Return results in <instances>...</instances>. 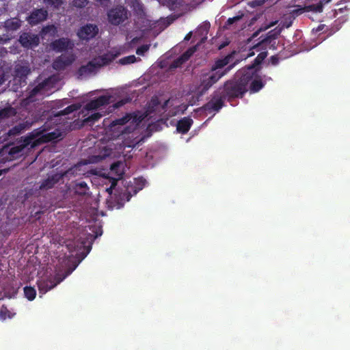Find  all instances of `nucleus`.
<instances>
[{
  "instance_id": "obj_1",
  "label": "nucleus",
  "mask_w": 350,
  "mask_h": 350,
  "mask_svg": "<svg viewBox=\"0 0 350 350\" xmlns=\"http://www.w3.org/2000/svg\"><path fill=\"white\" fill-rule=\"evenodd\" d=\"M68 252L64 258L59 260L53 279L40 280L38 281L40 293L44 294L55 287L77 268L78 265L88 255V246L85 241H68L64 242Z\"/></svg>"
},
{
  "instance_id": "obj_2",
  "label": "nucleus",
  "mask_w": 350,
  "mask_h": 350,
  "mask_svg": "<svg viewBox=\"0 0 350 350\" xmlns=\"http://www.w3.org/2000/svg\"><path fill=\"white\" fill-rule=\"evenodd\" d=\"M81 105L79 103L72 104L65 109L59 111H52L47 118V121L42 126L36 130L40 131V134L38 135L33 140L31 148H35L40 144L52 142L62 136V133L56 129L54 131L46 133L51 129V124H64L68 116L72 112L80 109Z\"/></svg>"
},
{
  "instance_id": "obj_3",
  "label": "nucleus",
  "mask_w": 350,
  "mask_h": 350,
  "mask_svg": "<svg viewBox=\"0 0 350 350\" xmlns=\"http://www.w3.org/2000/svg\"><path fill=\"white\" fill-rule=\"evenodd\" d=\"M89 230L91 231L89 233V252H90L93 241L103 234V223L98 217L99 215H103L104 214L103 211H98V210L99 200L90 193L89 194Z\"/></svg>"
},
{
  "instance_id": "obj_4",
  "label": "nucleus",
  "mask_w": 350,
  "mask_h": 350,
  "mask_svg": "<svg viewBox=\"0 0 350 350\" xmlns=\"http://www.w3.org/2000/svg\"><path fill=\"white\" fill-rule=\"evenodd\" d=\"M251 79V75L244 74L240 78L225 81L221 87L225 99L231 102L235 98H243L245 92L248 91L249 82Z\"/></svg>"
},
{
  "instance_id": "obj_5",
  "label": "nucleus",
  "mask_w": 350,
  "mask_h": 350,
  "mask_svg": "<svg viewBox=\"0 0 350 350\" xmlns=\"http://www.w3.org/2000/svg\"><path fill=\"white\" fill-rule=\"evenodd\" d=\"M234 66V64L227 66V67L224 69V72L212 71L211 67L208 72L202 73L200 77V84L197 88L198 94L202 96L206 94L214 84H216L223 76L228 74V72L233 68Z\"/></svg>"
},
{
  "instance_id": "obj_6",
  "label": "nucleus",
  "mask_w": 350,
  "mask_h": 350,
  "mask_svg": "<svg viewBox=\"0 0 350 350\" xmlns=\"http://www.w3.org/2000/svg\"><path fill=\"white\" fill-rule=\"evenodd\" d=\"M144 116L140 111H134L126 113L122 118H116L111 122V126L124 125L129 123V125L124 127L121 131L122 134H130L136 129L139 124L142 123Z\"/></svg>"
},
{
  "instance_id": "obj_7",
  "label": "nucleus",
  "mask_w": 350,
  "mask_h": 350,
  "mask_svg": "<svg viewBox=\"0 0 350 350\" xmlns=\"http://www.w3.org/2000/svg\"><path fill=\"white\" fill-rule=\"evenodd\" d=\"M40 134V131L33 130L29 133L28 135L22 137L21 140L18 141L16 145L11 147L8 150L9 159L13 160L18 159L23 154L25 148L33 144V140Z\"/></svg>"
},
{
  "instance_id": "obj_8",
  "label": "nucleus",
  "mask_w": 350,
  "mask_h": 350,
  "mask_svg": "<svg viewBox=\"0 0 350 350\" xmlns=\"http://www.w3.org/2000/svg\"><path fill=\"white\" fill-rule=\"evenodd\" d=\"M122 163L120 161H116L113 164H111L109 170H104V168L100 167H90L89 174L93 175H98L100 177L105 178H116V183L122 178L124 172L122 170L121 167Z\"/></svg>"
},
{
  "instance_id": "obj_9",
  "label": "nucleus",
  "mask_w": 350,
  "mask_h": 350,
  "mask_svg": "<svg viewBox=\"0 0 350 350\" xmlns=\"http://www.w3.org/2000/svg\"><path fill=\"white\" fill-rule=\"evenodd\" d=\"M225 105V95L222 87H219L214 91L210 100L203 106L204 111L208 113L218 112Z\"/></svg>"
},
{
  "instance_id": "obj_10",
  "label": "nucleus",
  "mask_w": 350,
  "mask_h": 350,
  "mask_svg": "<svg viewBox=\"0 0 350 350\" xmlns=\"http://www.w3.org/2000/svg\"><path fill=\"white\" fill-rule=\"evenodd\" d=\"M108 21L114 25L122 24L127 18V10L122 5L111 8L108 12Z\"/></svg>"
},
{
  "instance_id": "obj_11",
  "label": "nucleus",
  "mask_w": 350,
  "mask_h": 350,
  "mask_svg": "<svg viewBox=\"0 0 350 350\" xmlns=\"http://www.w3.org/2000/svg\"><path fill=\"white\" fill-rule=\"evenodd\" d=\"M50 46L55 52L62 53L68 50H72L75 44L70 39L68 38H61L53 41Z\"/></svg>"
},
{
  "instance_id": "obj_12",
  "label": "nucleus",
  "mask_w": 350,
  "mask_h": 350,
  "mask_svg": "<svg viewBox=\"0 0 350 350\" xmlns=\"http://www.w3.org/2000/svg\"><path fill=\"white\" fill-rule=\"evenodd\" d=\"M75 60V57L72 53L62 54L53 61L52 66L56 70H63L71 65Z\"/></svg>"
},
{
  "instance_id": "obj_13",
  "label": "nucleus",
  "mask_w": 350,
  "mask_h": 350,
  "mask_svg": "<svg viewBox=\"0 0 350 350\" xmlns=\"http://www.w3.org/2000/svg\"><path fill=\"white\" fill-rule=\"evenodd\" d=\"M48 16V12L44 8L34 9L27 17V21L31 25H36L45 21Z\"/></svg>"
},
{
  "instance_id": "obj_14",
  "label": "nucleus",
  "mask_w": 350,
  "mask_h": 350,
  "mask_svg": "<svg viewBox=\"0 0 350 350\" xmlns=\"http://www.w3.org/2000/svg\"><path fill=\"white\" fill-rule=\"evenodd\" d=\"M19 42L23 47L30 48L39 44V38L35 34L23 33L19 37Z\"/></svg>"
},
{
  "instance_id": "obj_15",
  "label": "nucleus",
  "mask_w": 350,
  "mask_h": 350,
  "mask_svg": "<svg viewBox=\"0 0 350 350\" xmlns=\"http://www.w3.org/2000/svg\"><path fill=\"white\" fill-rule=\"evenodd\" d=\"M111 95H101L100 96L95 98L94 100H92L89 101V111L95 110V109H98L102 107V106H105L108 105L111 100Z\"/></svg>"
},
{
  "instance_id": "obj_16",
  "label": "nucleus",
  "mask_w": 350,
  "mask_h": 350,
  "mask_svg": "<svg viewBox=\"0 0 350 350\" xmlns=\"http://www.w3.org/2000/svg\"><path fill=\"white\" fill-rule=\"evenodd\" d=\"M193 124V120L190 117L181 118L176 124V129L179 133L186 134Z\"/></svg>"
},
{
  "instance_id": "obj_17",
  "label": "nucleus",
  "mask_w": 350,
  "mask_h": 350,
  "mask_svg": "<svg viewBox=\"0 0 350 350\" xmlns=\"http://www.w3.org/2000/svg\"><path fill=\"white\" fill-rule=\"evenodd\" d=\"M234 54V52L233 51L232 53L226 55L224 58L217 59L214 64L211 66V70L213 72H224L221 69L228 64Z\"/></svg>"
},
{
  "instance_id": "obj_18",
  "label": "nucleus",
  "mask_w": 350,
  "mask_h": 350,
  "mask_svg": "<svg viewBox=\"0 0 350 350\" xmlns=\"http://www.w3.org/2000/svg\"><path fill=\"white\" fill-rule=\"evenodd\" d=\"M133 194L130 191L125 190L123 193L115 196L113 207L122 208L126 201H129Z\"/></svg>"
},
{
  "instance_id": "obj_19",
  "label": "nucleus",
  "mask_w": 350,
  "mask_h": 350,
  "mask_svg": "<svg viewBox=\"0 0 350 350\" xmlns=\"http://www.w3.org/2000/svg\"><path fill=\"white\" fill-rule=\"evenodd\" d=\"M49 84V80L46 79L39 83L34 88H33L29 92L27 99L31 102L33 101V98L38 94H41L42 92L46 88Z\"/></svg>"
},
{
  "instance_id": "obj_20",
  "label": "nucleus",
  "mask_w": 350,
  "mask_h": 350,
  "mask_svg": "<svg viewBox=\"0 0 350 350\" xmlns=\"http://www.w3.org/2000/svg\"><path fill=\"white\" fill-rule=\"evenodd\" d=\"M109 60L105 57H99L93 59L89 62V74L94 71L95 68H99L100 66L108 64Z\"/></svg>"
},
{
  "instance_id": "obj_21",
  "label": "nucleus",
  "mask_w": 350,
  "mask_h": 350,
  "mask_svg": "<svg viewBox=\"0 0 350 350\" xmlns=\"http://www.w3.org/2000/svg\"><path fill=\"white\" fill-rule=\"evenodd\" d=\"M32 124V122L26 121L25 122L19 123L10 129L8 133L9 136H15L19 135L24 130L29 129Z\"/></svg>"
},
{
  "instance_id": "obj_22",
  "label": "nucleus",
  "mask_w": 350,
  "mask_h": 350,
  "mask_svg": "<svg viewBox=\"0 0 350 350\" xmlns=\"http://www.w3.org/2000/svg\"><path fill=\"white\" fill-rule=\"evenodd\" d=\"M60 176L55 174L49 176L46 179L44 180L40 185V189H49L54 187V185L59 181Z\"/></svg>"
},
{
  "instance_id": "obj_23",
  "label": "nucleus",
  "mask_w": 350,
  "mask_h": 350,
  "mask_svg": "<svg viewBox=\"0 0 350 350\" xmlns=\"http://www.w3.org/2000/svg\"><path fill=\"white\" fill-rule=\"evenodd\" d=\"M267 54L268 53L267 51L260 52L255 58V59L254 60V62H252V64L248 65V69H255L256 70H258V66L262 64Z\"/></svg>"
},
{
  "instance_id": "obj_24",
  "label": "nucleus",
  "mask_w": 350,
  "mask_h": 350,
  "mask_svg": "<svg viewBox=\"0 0 350 350\" xmlns=\"http://www.w3.org/2000/svg\"><path fill=\"white\" fill-rule=\"evenodd\" d=\"M21 26V21L16 18L8 19L4 23V27L8 31H16Z\"/></svg>"
},
{
  "instance_id": "obj_25",
  "label": "nucleus",
  "mask_w": 350,
  "mask_h": 350,
  "mask_svg": "<svg viewBox=\"0 0 350 350\" xmlns=\"http://www.w3.org/2000/svg\"><path fill=\"white\" fill-rule=\"evenodd\" d=\"M193 52V50H192V49H189L187 51H185L183 54L180 55V57L173 62L172 66H174V68H177V66L183 64V62L187 61V59L190 58Z\"/></svg>"
},
{
  "instance_id": "obj_26",
  "label": "nucleus",
  "mask_w": 350,
  "mask_h": 350,
  "mask_svg": "<svg viewBox=\"0 0 350 350\" xmlns=\"http://www.w3.org/2000/svg\"><path fill=\"white\" fill-rule=\"evenodd\" d=\"M251 79H252V77ZM249 83H250V90L251 92H258L259 90L265 87V83L261 80V79H254L253 80L250 79Z\"/></svg>"
},
{
  "instance_id": "obj_27",
  "label": "nucleus",
  "mask_w": 350,
  "mask_h": 350,
  "mask_svg": "<svg viewBox=\"0 0 350 350\" xmlns=\"http://www.w3.org/2000/svg\"><path fill=\"white\" fill-rule=\"evenodd\" d=\"M16 109L12 107H5L0 109V120L5 119L15 116Z\"/></svg>"
},
{
  "instance_id": "obj_28",
  "label": "nucleus",
  "mask_w": 350,
  "mask_h": 350,
  "mask_svg": "<svg viewBox=\"0 0 350 350\" xmlns=\"http://www.w3.org/2000/svg\"><path fill=\"white\" fill-rule=\"evenodd\" d=\"M325 2H327V1H326V0H321V1H319V2H317V3L310 4V5H307L305 8V9L307 11H312V12H321L323 10V4H324Z\"/></svg>"
},
{
  "instance_id": "obj_29",
  "label": "nucleus",
  "mask_w": 350,
  "mask_h": 350,
  "mask_svg": "<svg viewBox=\"0 0 350 350\" xmlns=\"http://www.w3.org/2000/svg\"><path fill=\"white\" fill-rule=\"evenodd\" d=\"M83 165H88V159H83L82 161L78 163L72 167H71L68 172L72 174L81 175L84 174L85 173L81 172V167Z\"/></svg>"
},
{
  "instance_id": "obj_30",
  "label": "nucleus",
  "mask_w": 350,
  "mask_h": 350,
  "mask_svg": "<svg viewBox=\"0 0 350 350\" xmlns=\"http://www.w3.org/2000/svg\"><path fill=\"white\" fill-rule=\"evenodd\" d=\"M15 313L11 312L8 308L3 305L0 308V320L5 321L6 319H12Z\"/></svg>"
},
{
  "instance_id": "obj_31",
  "label": "nucleus",
  "mask_w": 350,
  "mask_h": 350,
  "mask_svg": "<svg viewBox=\"0 0 350 350\" xmlns=\"http://www.w3.org/2000/svg\"><path fill=\"white\" fill-rule=\"evenodd\" d=\"M105 114V111H103V108H100L99 111L92 112L89 115V123L94 124L96 121H98V119L103 117Z\"/></svg>"
},
{
  "instance_id": "obj_32",
  "label": "nucleus",
  "mask_w": 350,
  "mask_h": 350,
  "mask_svg": "<svg viewBox=\"0 0 350 350\" xmlns=\"http://www.w3.org/2000/svg\"><path fill=\"white\" fill-rule=\"evenodd\" d=\"M24 294L25 297L29 300L32 301L35 299L36 295V291L34 288L31 286H25L24 288Z\"/></svg>"
},
{
  "instance_id": "obj_33",
  "label": "nucleus",
  "mask_w": 350,
  "mask_h": 350,
  "mask_svg": "<svg viewBox=\"0 0 350 350\" xmlns=\"http://www.w3.org/2000/svg\"><path fill=\"white\" fill-rule=\"evenodd\" d=\"M161 102L158 97H152L149 105L150 111H157L159 107H160Z\"/></svg>"
},
{
  "instance_id": "obj_34",
  "label": "nucleus",
  "mask_w": 350,
  "mask_h": 350,
  "mask_svg": "<svg viewBox=\"0 0 350 350\" xmlns=\"http://www.w3.org/2000/svg\"><path fill=\"white\" fill-rule=\"evenodd\" d=\"M137 61V58L135 55H127L119 59V63L122 65L133 64Z\"/></svg>"
},
{
  "instance_id": "obj_35",
  "label": "nucleus",
  "mask_w": 350,
  "mask_h": 350,
  "mask_svg": "<svg viewBox=\"0 0 350 350\" xmlns=\"http://www.w3.org/2000/svg\"><path fill=\"white\" fill-rule=\"evenodd\" d=\"M77 36L81 40H88V24L82 26L79 29Z\"/></svg>"
},
{
  "instance_id": "obj_36",
  "label": "nucleus",
  "mask_w": 350,
  "mask_h": 350,
  "mask_svg": "<svg viewBox=\"0 0 350 350\" xmlns=\"http://www.w3.org/2000/svg\"><path fill=\"white\" fill-rule=\"evenodd\" d=\"M98 33V28L97 25L89 24V38H94Z\"/></svg>"
},
{
  "instance_id": "obj_37",
  "label": "nucleus",
  "mask_w": 350,
  "mask_h": 350,
  "mask_svg": "<svg viewBox=\"0 0 350 350\" xmlns=\"http://www.w3.org/2000/svg\"><path fill=\"white\" fill-rule=\"evenodd\" d=\"M150 47V44H142L139 47L137 48L136 53L139 55H144V53L148 51Z\"/></svg>"
},
{
  "instance_id": "obj_38",
  "label": "nucleus",
  "mask_w": 350,
  "mask_h": 350,
  "mask_svg": "<svg viewBox=\"0 0 350 350\" xmlns=\"http://www.w3.org/2000/svg\"><path fill=\"white\" fill-rule=\"evenodd\" d=\"M111 183V187L106 189V191L108 192V193L111 194L113 192V189L116 188V186L117 185V178H108Z\"/></svg>"
},
{
  "instance_id": "obj_39",
  "label": "nucleus",
  "mask_w": 350,
  "mask_h": 350,
  "mask_svg": "<svg viewBox=\"0 0 350 350\" xmlns=\"http://www.w3.org/2000/svg\"><path fill=\"white\" fill-rule=\"evenodd\" d=\"M88 4V0H73V5L77 8H83Z\"/></svg>"
},
{
  "instance_id": "obj_40",
  "label": "nucleus",
  "mask_w": 350,
  "mask_h": 350,
  "mask_svg": "<svg viewBox=\"0 0 350 350\" xmlns=\"http://www.w3.org/2000/svg\"><path fill=\"white\" fill-rule=\"evenodd\" d=\"M44 1L55 8H58L62 4V0H44Z\"/></svg>"
},
{
  "instance_id": "obj_41",
  "label": "nucleus",
  "mask_w": 350,
  "mask_h": 350,
  "mask_svg": "<svg viewBox=\"0 0 350 350\" xmlns=\"http://www.w3.org/2000/svg\"><path fill=\"white\" fill-rule=\"evenodd\" d=\"M97 5L103 8H108L110 4V0H94Z\"/></svg>"
},
{
  "instance_id": "obj_42",
  "label": "nucleus",
  "mask_w": 350,
  "mask_h": 350,
  "mask_svg": "<svg viewBox=\"0 0 350 350\" xmlns=\"http://www.w3.org/2000/svg\"><path fill=\"white\" fill-rule=\"evenodd\" d=\"M51 31H53V32L55 31V27L54 25H47L44 27H43L42 30V33L44 34H46L47 33L50 32Z\"/></svg>"
},
{
  "instance_id": "obj_43",
  "label": "nucleus",
  "mask_w": 350,
  "mask_h": 350,
  "mask_svg": "<svg viewBox=\"0 0 350 350\" xmlns=\"http://www.w3.org/2000/svg\"><path fill=\"white\" fill-rule=\"evenodd\" d=\"M102 159L103 157H100V155H92V157H89V163H95V162H98Z\"/></svg>"
},
{
  "instance_id": "obj_44",
  "label": "nucleus",
  "mask_w": 350,
  "mask_h": 350,
  "mask_svg": "<svg viewBox=\"0 0 350 350\" xmlns=\"http://www.w3.org/2000/svg\"><path fill=\"white\" fill-rule=\"evenodd\" d=\"M127 101V100H121L117 101L115 104H113V108H120L121 106L126 104Z\"/></svg>"
},
{
  "instance_id": "obj_45",
  "label": "nucleus",
  "mask_w": 350,
  "mask_h": 350,
  "mask_svg": "<svg viewBox=\"0 0 350 350\" xmlns=\"http://www.w3.org/2000/svg\"><path fill=\"white\" fill-rule=\"evenodd\" d=\"M240 18H241V17H239V16L229 18L227 19V25H232L233 23L239 21V19H240Z\"/></svg>"
},
{
  "instance_id": "obj_46",
  "label": "nucleus",
  "mask_w": 350,
  "mask_h": 350,
  "mask_svg": "<svg viewBox=\"0 0 350 350\" xmlns=\"http://www.w3.org/2000/svg\"><path fill=\"white\" fill-rule=\"evenodd\" d=\"M169 102H170V100H166L165 101H164V103L160 105V108L161 109V111H167V107L169 104Z\"/></svg>"
},
{
  "instance_id": "obj_47",
  "label": "nucleus",
  "mask_w": 350,
  "mask_h": 350,
  "mask_svg": "<svg viewBox=\"0 0 350 350\" xmlns=\"http://www.w3.org/2000/svg\"><path fill=\"white\" fill-rule=\"evenodd\" d=\"M271 61L272 64L275 65L278 64L279 59L278 57H276V55H272L271 57Z\"/></svg>"
},
{
  "instance_id": "obj_48",
  "label": "nucleus",
  "mask_w": 350,
  "mask_h": 350,
  "mask_svg": "<svg viewBox=\"0 0 350 350\" xmlns=\"http://www.w3.org/2000/svg\"><path fill=\"white\" fill-rule=\"evenodd\" d=\"M209 23H207V24H204L203 25H201V29H203V31H205L206 32L208 31V30L209 29Z\"/></svg>"
},
{
  "instance_id": "obj_49",
  "label": "nucleus",
  "mask_w": 350,
  "mask_h": 350,
  "mask_svg": "<svg viewBox=\"0 0 350 350\" xmlns=\"http://www.w3.org/2000/svg\"><path fill=\"white\" fill-rule=\"evenodd\" d=\"M79 185V186H80L81 187H87V184H86V183H85V182H84V181H83V182L80 183Z\"/></svg>"
},
{
  "instance_id": "obj_50",
  "label": "nucleus",
  "mask_w": 350,
  "mask_h": 350,
  "mask_svg": "<svg viewBox=\"0 0 350 350\" xmlns=\"http://www.w3.org/2000/svg\"><path fill=\"white\" fill-rule=\"evenodd\" d=\"M88 70V65H83L80 68V70Z\"/></svg>"
},
{
  "instance_id": "obj_51",
  "label": "nucleus",
  "mask_w": 350,
  "mask_h": 350,
  "mask_svg": "<svg viewBox=\"0 0 350 350\" xmlns=\"http://www.w3.org/2000/svg\"><path fill=\"white\" fill-rule=\"evenodd\" d=\"M191 38V33L187 34L185 36V40H189Z\"/></svg>"
},
{
  "instance_id": "obj_52",
  "label": "nucleus",
  "mask_w": 350,
  "mask_h": 350,
  "mask_svg": "<svg viewBox=\"0 0 350 350\" xmlns=\"http://www.w3.org/2000/svg\"><path fill=\"white\" fill-rule=\"evenodd\" d=\"M4 81L3 77L0 76V85L2 84Z\"/></svg>"
},
{
  "instance_id": "obj_53",
  "label": "nucleus",
  "mask_w": 350,
  "mask_h": 350,
  "mask_svg": "<svg viewBox=\"0 0 350 350\" xmlns=\"http://www.w3.org/2000/svg\"><path fill=\"white\" fill-rule=\"evenodd\" d=\"M88 122V118H84L83 120V123L85 125Z\"/></svg>"
},
{
  "instance_id": "obj_54",
  "label": "nucleus",
  "mask_w": 350,
  "mask_h": 350,
  "mask_svg": "<svg viewBox=\"0 0 350 350\" xmlns=\"http://www.w3.org/2000/svg\"><path fill=\"white\" fill-rule=\"evenodd\" d=\"M83 110H88V104H85V105H83Z\"/></svg>"
},
{
  "instance_id": "obj_55",
  "label": "nucleus",
  "mask_w": 350,
  "mask_h": 350,
  "mask_svg": "<svg viewBox=\"0 0 350 350\" xmlns=\"http://www.w3.org/2000/svg\"><path fill=\"white\" fill-rule=\"evenodd\" d=\"M254 55V52H251L250 53L248 54V56H252Z\"/></svg>"
},
{
  "instance_id": "obj_56",
  "label": "nucleus",
  "mask_w": 350,
  "mask_h": 350,
  "mask_svg": "<svg viewBox=\"0 0 350 350\" xmlns=\"http://www.w3.org/2000/svg\"><path fill=\"white\" fill-rule=\"evenodd\" d=\"M137 191V189H133V193L134 194H136Z\"/></svg>"
},
{
  "instance_id": "obj_57",
  "label": "nucleus",
  "mask_w": 350,
  "mask_h": 350,
  "mask_svg": "<svg viewBox=\"0 0 350 350\" xmlns=\"http://www.w3.org/2000/svg\"><path fill=\"white\" fill-rule=\"evenodd\" d=\"M1 174H2V171H1V170H0V176L1 175Z\"/></svg>"
}]
</instances>
